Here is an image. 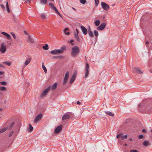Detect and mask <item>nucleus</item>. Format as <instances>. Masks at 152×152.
Returning a JSON list of instances; mask_svg holds the SVG:
<instances>
[{
	"label": "nucleus",
	"mask_w": 152,
	"mask_h": 152,
	"mask_svg": "<svg viewBox=\"0 0 152 152\" xmlns=\"http://www.w3.org/2000/svg\"><path fill=\"white\" fill-rule=\"evenodd\" d=\"M69 30V29L68 28H65L64 30V33H66V31H68Z\"/></svg>",
	"instance_id": "46"
},
{
	"label": "nucleus",
	"mask_w": 152,
	"mask_h": 152,
	"mask_svg": "<svg viewBox=\"0 0 152 152\" xmlns=\"http://www.w3.org/2000/svg\"><path fill=\"white\" fill-rule=\"evenodd\" d=\"M7 89L6 87L3 86H1V91H6Z\"/></svg>",
	"instance_id": "37"
},
{
	"label": "nucleus",
	"mask_w": 152,
	"mask_h": 152,
	"mask_svg": "<svg viewBox=\"0 0 152 152\" xmlns=\"http://www.w3.org/2000/svg\"><path fill=\"white\" fill-rule=\"evenodd\" d=\"M8 128L7 127H5L1 129V133H3L6 131L7 130Z\"/></svg>",
	"instance_id": "30"
},
{
	"label": "nucleus",
	"mask_w": 152,
	"mask_h": 152,
	"mask_svg": "<svg viewBox=\"0 0 152 152\" xmlns=\"http://www.w3.org/2000/svg\"><path fill=\"white\" fill-rule=\"evenodd\" d=\"M105 113L106 114L108 115L113 116L114 115V114L112 113V112L110 111H107V112H105Z\"/></svg>",
	"instance_id": "20"
},
{
	"label": "nucleus",
	"mask_w": 152,
	"mask_h": 152,
	"mask_svg": "<svg viewBox=\"0 0 152 152\" xmlns=\"http://www.w3.org/2000/svg\"><path fill=\"white\" fill-rule=\"evenodd\" d=\"M69 77V72L68 71H67L63 79V85H65L67 83L68 79Z\"/></svg>",
	"instance_id": "4"
},
{
	"label": "nucleus",
	"mask_w": 152,
	"mask_h": 152,
	"mask_svg": "<svg viewBox=\"0 0 152 152\" xmlns=\"http://www.w3.org/2000/svg\"><path fill=\"white\" fill-rule=\"evenodd\" d=\"M65 34L67 35H69L70 34V33L69 32H66V33H65Z\"/></svg>",
	"instance_id": "54"
},
{
	"label": "nucleus",
	"mask_w": 152,
	"mask_h": 152,
	"mask_svg": "<svg viewBox=\"0 0 152 152\" xmlns=\"http://www.w3.org/2000/svg\"><path fill=\"white\" fill-rule=\"evenodd\" d=\"M88 33L89 35L91 37H94V35L93 34V32L90 29L88 30Z\"/></svg>",
	"instance_id": "18"
},
{
	"label": "nucleus",
	"mask_w": 152,
	"mask_h": 152,
	"mask_svg": "<svg viewBox=\"0 0 152 152\" xmlns=\"http://www.w3.org/2000/svg\"><path fill=\"white\" fill-rule=\"evenodd\" d=\"M70 117V116L69 115L67 114H65L62 117V120L64 121L67 120Z\"/></svg>",
	"instance_id": "14"
},
{
	"label": "nucleus",
	"mask_w": 152,
	"mask_h": 152,
	"mask_svg": "<svg viewBox=\"0 0 152 152\" xmlns=\"http://www.w3.org/2000/svg\"><path fill=\"white\" fill-rule=\"evenodd\" d=\"M13 133H14L13 131H11L9 134V137H11L12 135L13 134Z\"/></svg>",
	"instance_id": "44"
},
{
	"label": "nucleus",
	"mask_w": 152,
	"mask_h": 152,
	"mask_svg": "<svg viewBox=\"0 0 152 152\" xmlns=\"http://www.w3.org/2000/svg\"><path fill=\"white\" fill-rule=\"evenodd\" d=\"M14 122H12L9 126V128L10 129H12L14 126Z\"/></svg>",
	"instance_id": "33"
},
{
	"label": "nucleus",
	"mask_w": 152,
	"mask_h": 152,
	"mask_svg": "<svg viewBox=\"0 0 152 152\" xmlns=\"http://www.w3.org/2000/svg\"><path fill=\"white\" fill-rule=\"evenodd\" d=\"M75 38L77 41L79 42L80 41V39L78 36L74 37Z\"/></svg>",
	"instance_id": "31"
},
{
	"label": "nucleus",
	"mask_w": 152,
	"mask_h": 152,
	"mask_svg": "<svg viewBox=\"0 0 152 152\" xmlns=\"http://www.w3.org/2000/svg\"><path fill=\"white\" fill-rule=\"evenodd\" d=\"M96 5H97L99 3V0H94Z\"/></svg>",
	"instance_id": "45"
},
{
	"label": "nucleus",
	"mask_w": 152,
	"mask_h": 152,
	"mask_svg": "<svg viewBox=\"0 0 152 152\" xmlns=\"http://www.w3.org/2000/svg\"><path fill=\"white\" fill-rule=\"evenodd\" d=\"M5 113H3L2 114V115H5Z\"/></svg>",
	"instance_id": "60"
},
{
	"label": "nucleus",
	"mask_w": 152,
	"mask_h": 152,
	"mask_svg": "<svg viewBox=\"0 0 152 152\" xmlns=\"http://www.w3.org/2000/svg\"><path fill=\"white\" fill-rule=\"evenodd\" d=\"M151 132H152V129H151Z\"/></svg>",
	"instance_id": "64"
},
{
	"label": "nucleus",
	"mask_w": 152,
	"mask_h": 152,
	"mask_svg": "<svg viewBox=\"0 0 152 152\" xmlns=\"http://www.w3.org/2000/svg\"><path fill=\"white\" fill-rule=\"evenodd\" d=\"M50 53L53 55H57L61 54L63 53V52L60 49H55L51 51Z\"/></svg>",
	"instance_id": "2"
},
{
	"label": "nucleus",
	"mask_w": 152,
	"mask_h": 152,
	"mask_svg": "<svg viewBox=\"0 0 152 152\" xmlns=\"http://www.w3.org/2000/svg\"><path fill=\"white\" fill-rule=\"evenodd\" d=\"M89 65L88 63L86 64L85 70L86 71L85 73L84 77L86 78L88 77L89 73Z\"/></svg>",
	"instance_id": "3"
},
{
	"label": "nucleus",
	"mask_w": 152,
	"mask_h": 152,
	"mask_svg": "<svg viewBox=\"0 0 152 152\" xmlns=\"http://www.w3.org/2000/svg\"><path fill=\"white\" fill-rule=\"evenodd\" d=\"M60 49L61 50H62V51L63 52V51L66 50V48L65 45H63L62 47H61Z\"/></svg>",
	"instance_id": "35"
},
{
	"label": "nucleus",
	"mask_w": 152,
	"mask_h": 152,
	"mask_svg": "<svg viewBox=\"0 0 152 152\" xmlns=\"http://www.w3.org/2000/svg\"><path fill=\"white\" fill-rule=\"evenodd\" d=\"M2 63L8 66H10L11 64V63L10 62L8 61H6L4 62H3Z\"/></svg>",
	"instance_id": "28"
},
{
	"label": "nucleus",
	"mask_w": 152,
	"mask_h": 152,
	"mask_svg": "<svg viewBox=\"0 0 152 152\" xmlns=\"http://www.w3.org/2000/svg\"><path fill=\"white\" fill-rule=\"evenodd\" d=\"M80 3L83 4H85L86 2V0H80Z\"/></svg>",
	"instance_id": "40"
},
{
	"label": "nucleus",
	"mask_w": 152,
	"mask_h": 152,
	"mask_svg": "<svg viewBox=\"0 0 152 152\" xmlns=\"http://www.w3.org/2000/svg\"><path fill=\"white\" fill-rule=\"evenodd\" d=\"M125 145L126 146H127V144H125Z\"/></svg>",
	"instance_id": "59"
},
{
	"label": "nucleus",
	"mask_w": 152,
	"mask_h": 152,
	"mask_svg": "<svg viewBox=\"0 0 152 152\" xmlns=\"http://www.w3.org/2000/svg\"><path fill=\"white\" fill-rule=\"evenodd\" d=\"M132 140V138H130V139H129V140H130V141H131Z\"/></svg>",
	"instance_id": "58"
},
{
	"label": "nucleus",
	"mask_w": 152,
	"mask_h": 152,
	"mask_svg": "<svg viewBox=\"0 0 152 152\" xmlns=\"http://www.w3.org/2000/svg\"><path fill=\"white\" fill-rule=\"evenodd\" d=\"M0 110H1V111L2 110V109L1 108Z\"/></svg>",
	"instance_id": "63"
},
{
	"label": "nucleus",
	"mask_w": 152,
	"mask_h": 152,
	"mask_svg": "<svg viewBox=\"0 0 152 152\" xmlns=\"http://www.w3.org/2000/svg\"><path fill=\"white\" fill-rule=\"evenodd\" d=\"M7 46L4 43H2L1 46V52L2 53H4L7 49Z\"/></svg>",
	"instance_id": "5"
},
{
	"label": "nucleus",
	"mask_w": 152,
	"mask_h": 152,
	"mask_svg": "<svg viewBox=\"0 0 152 152\" xmlns=\"http://www.w3.org/2000/svg\"><path fill=\"white\" fill-rule=\"evenodd\" d=\"M34 40L33 38H32L30 35H28V42H29L31 43L34 42Z\"/></svg>",
	"instance_id": "17"
},
{
	"label": "nucleus",
	"mask_w": 152,
	"mask_h": 152,
	"mask_svg": "<svg viewBox=\"0 0 152 152\" xmlns=\"http://www.w3.org/2000/svg\"><path fill=\"white\" fill-rule=\"evenodd\" d=\"M128 135H126L124 136L122 135V134L121 133H120L118 134L116 136L117 138L121 137L122 140H124V139H126L127 138Z\"/></svg>",
	"instance_id": "11"
},
{
	"label": "nucleus",
	"mask_w": 152,
	"mask_h": 152,
	"mask_svg": "<svg viewBox=\"0 0 152 152\" xmlns=\"http://www.w3.org/2000/svg\"><path fill=\"white\" fill-rule=\"evenodd\" d=\"M42 113H40L35 118V120L34 121V123H36L37 122L40 121L42 119Z\"/></svg>",
	"instance_id": "7"
},
{
	"label": "nucleus",
	"mask_w": 152,
	"mask_h": 152,
	"mask_svg": "<svg viewBox=\"0 0 152 152\" xmlns=\"http://www.w3.org/2000/svg\"><path fill=\"white\" fill-rule=\"evenodd\" d=\"M1 67H2L3 68H4L5 67L4 65H3L2 64H1Z\"/></svg>",
	"instance_id": "52"
},
{
	"label": "nucleus",
	"mask_w": 152,
	"mask_h": 152,
	"mask_svg": "<svg viewBox=\"0 0 152 152\" xmlns=\"http://www.w3.org/2000/svg\"><path fill=\"white\" fill-rule=\"evenodd\" d=\"M40 2L42 4H45L47 3V0H40Z\"/></svg>",
	"instance_id": "29"
},
{
	"label": "nucleus",
	"mask_w": 152,
	"mask_h": 152,
	"mask_svg": "<svg viewBox=\"0 0 152 152\" xmlns=\"http://www.w3.org/2000/svg\"><path fill=\"white\" fill-rule=\"evenodd\" d=\"M16 40L17 41L19 42V41H20V39H19V38H18H18H17V39H16Z\"/></svg>",
	"instance_id": "55"
},
{
	"label": "nucleus",
	"mask_w": 152,
	"mask_h": 152,
	"mask_svg": "<svg viewBox=\"0 0 152 152\" xmlns=\"http://www.w3.org/2000/svg\"><path fill=\"white\" fill-rule=\"evenodd\" d=\"M79 52V49L77 46H75L72 49L71 56L73 57L77 55Z\"/></svg>",
	"instance_id": "1"
},
{
	"label": "nucleus",
	"mask_w": 152,
	"mask_h": 152,
	"mask_svg": "<svg viewBox=\"0 0 152 152\" xmlns=\"http://www.w3.org/2000/svg\"><path fill=\"white\" fill-rule=\"evenodd\" d=\"M49 5L51 7L52 9L54 10L55 9H56V8L54 7V5L51 3H49Z\"/></svg>",
	"instance_id": "27"
},
{
	"label": "nucleus",
	"mask_w": 152,
	"mask_h": 152,
	"mask_svg": "<svg viewBox=\"0 0 152 152\" xmlns=\"http://www.w3.org/2000/svg\"><path fill=\"white\" fill-rule=\"evenodd\" d=\"M143 135H140L139 136H138V138L139 139H142L143 138Z\"/></svg>",
	"instance_id": "43"
},
{
	"label": "nucleus",
	"mask_w": 152,
	"mask_h": 152,
	"mask_svg": "<svg viewBox=\"0 0 152 152\" xmlns=\"http://www.w3.org/2000/svg\"><path fill=\"white\" fill-rule=\"evenodd\" d=\"M72 9L74 10H75V9L73 7H72Z\"/></svg>",
	"instance_id": "61"
},
{
	"label": "nucleus",
	"mask_w": 152,
	"mask_h": 152,
	"mask_svg": "<svg viewBox=\"0 0 152 152\" xmlns=\"http://www.w3.org/2000/svg\"><path fill=\"white\" fill-rule=\"evenodd\" d=\"M3 76H1V77H0L1 79L2 78H3Z\"/></svg>",
	"instance_id": "62"
},
{
	"label": "nucleus",
	"mask_w": 152,
	"mask_h": 152,
	"mask_svg": "<svg viewBox=\"0 0 152 152\" xmlns=\"http://www.w3.org/2000/svg\"><path fill=\"white\" fill-rule=\"evenodd\" d=\"M80 28L83 33L84 35H86L87 34L88 31V30L84 26H81Z\"/></svg>",
	"instance_id": "12"
},
{
	"label": "nucleus",
	"mask_w": 152,
	"mask_h": 152,
	"mask_svg": "<svg viewBox=\"0 0 152 152\" xmlns=\"http://www.w3.org/2000/svg\"><path fill=\"white\" fill-rule=\"evenodd\" d=\"M41 16L42 18V19H45L46 18L45 15L43 13L42 14H41Z\"/></svg>",
	"instance_id": "38"
},
{
	"label": "nucleus",
	"mask_w": 152,
	"mask_h": 152,
	"mask_svg": "<svg viewBox=\"0 0 152 152\" xmlns=\"http://www.w3.org/2000/svg\"><path fill=\"white\" fill-rule=\"evenodd\" d=\"M135 69L137 73L140 74H142V73L143 72L142 71H141L139 69L136 68Z\"/></svg>",
	"instance_id": "22"
},
{
	"label": "nucleus",
	"mask_w": 152,
	"mask_h": 152,
	"mask_svg": "<svg viewBox=\"0 0 152 152\" xmlns=\"http://www.w3.org/2000/svg\"><path fill=\"white\" fill-rule=\"evenodd\" d=\"M106 26V24L105 23H103L101 25L96 28L99 31H102Z\"/></svg>",
	"instance_id": "9"
},
{
	"label": "nucleus",
	"mask_w": 152,
	"mask_h": 152,
	"mask_svg": "<svg viewBox=\"0 0 152 152\" xmlns=\"http://www.w3.org/2000/svg\"><path fill=\"white\" fill-rule=\"evenodd\" d=\"M146 43L147 44H149V42L148 41H147L146 42Z\"/></svg>",
	"instance_id": "56"
},
{
	"label": "nucleus",
	"mask_w": 152,
	"mask_h": 152,
	"mask_svg": "<svg viewBox=\"0 0 152 152\" xmlns=\"http://www.w3.org/2000/svg\"><path fill=\"white\" fill-rule=\"evenodd\" d=\"M10 34L14 39H16V37L15 35V34L13 32H11L10 33Z\"/></svg>",
	"instance_id": "41"
},
{
	"label": "nucleus",
	"mask_w": 152,
	"mask_h": 152,
	"mask_svg": "<svg viewBox=\"0 0 152 152\" xmlns=\"http://www.w3.org/2000/svg\"><path fill=\"white\" fill-rule=\"evenodd\" d=\"M76 32H74V37L78 36V34H79V31H78V30H77V29H76Z\"/></svg>",
	"instance_id": "24"
},
{
	"label": "nucleus",
	"mask_w": 152,
	"mask_h": 152,
	"mask_svg": "<svg viewBox=\"0 0 152 152\" xmlns=\"http://www.w3.org/2000/svg\"><path fill=\"white\" fill-rule=\"evenodd\" d=\"M94 34L96 37H97L99 35V33L98 31L96 30H95L94 31Z\"/></svg>",
	"instance_id": "34"
},
{
	"label": "nucleus",
	"mask_w": 152,
	"mask_h": 152,
	"mask_svg": "<svg viewBox=\"0 0 152 152\" xmlns=\"http://www.w3.org/2000/svg\"><path fill=\"white\" fill-rule=\"evenodd\" d=\"M130 152H138L136 150H132L130 151Z\"/></svg>",
	"instance_id": "47"
},
{
	"label": "nucleus",
	"mask_w": 152,
	"mask_h": 152,
	"mask_svg": "<svg viewBox=\"0 0 152 152\" xmlns=\"http://www.w3.org/2000/svg\"><path fill=\"white\" fill-rule=\"evenodd\" d=\"M94 23L96 26H98L100 24V21L99 20H97L94 22Z\"/></svg>",
	"instance_id": "21"
},
{
	"label": "nucleus",
	"mask_w": 152,
	"mask_h": 152,
	"mask_svg": "<svg viewBox=\"0 0 152 152\" xmlns=\"http://www.w3.org/2000/svg\"><path fill=\"white\" fill-rule=\"evenodd\" d=\"M148 144V142L146 140L144 141L143 142V145L145 146H147Z\"/></svg>",
	"instance_id": "26"
},
{
	"label": "nucleus",
	"mask_w": 152,
	"mask_h": 152,
	"mask_svg": "<svg viewBox=\"0 0 152 152\" xmlns=\"http://www.w3.org/2000/svg\"><path fill=\"white\" fill-rule=\"evenodd\" d=\"M74 41V40H73V39H71L70 40V41H69V43H72V42H73Z\"/></svg>",
	"instance_id": "50"
},
{
	"label": "nucleus",
	"mask_w": 152,
	"mask_h": 152,
	"mask_svg": "<svg viewBox=\"0 0 152 152\" xmlns=\"http://www.w3.org/2000/svg\"><path fill=\"white\" fill-rule=\"evenodd\" d=\"M1 7L3 9H5V7H4V5H1Z\"/></svg>",
	"instance_id": "48"
},
{
	"label": "nucleus",
	"mask_w": 152,
	"mask_h": 152,
	"mask_svg": "<svg viewBox=\"0 0 152 152\" xmlns=\"http://www.w3.org/2000/svg\"><path fill=\"white\" fill-rule=\"evenodd\" d=\"M62 125H61L58 126L55 129L54 132L55 133H58L62 129Z\"/></svg>",
	"instance_id": "10"
},
{
	"label": "nucleus",
	"mask_w": 152,
	"mask_h": 152,
	"mask_svg": "<svg viewBox=\"0 0 152 152\" xmlns=\"http://www.w3.org/2000/svg\"><path fill=\"white\" fill-rule=\"evenodd\" d=\"M48 44H46L45 45V46H43L42 47V48L43 49L45 50H48Z\"/></svg>",
	"instance_id": "32"
},
{
	"label": "nucleus",
	"mask_w": 152,
	"mask_h": 152,
	"mask_svg": "<svg viewBox=\"0 0 152 152\" xmlns=\"http://www.w3.org/2000/svg\"><path fill=\"white\" fill-rule=\"evenodd\" d=\"M146 131L145 129H143L142 130V132H146Z\"/></svg>",
	"instance_id": "53"
},
{
	"label": "nucleus",
	"mask_w": 152,
	"mask_h": 152,
	"mask_svg": "<svg viewBox=\"0 0 152 152\" xmlns=\"http://www.w3.org/2000/svg\"><path fill=\"white\" fill-rule=\"evenodd\" d=\"M76 76V75L75 73H74L73 75L71 78L70 79V81L69 82L70 84H71L74 81V80H75V79Z\"/></svg>",
	"instance_id": "15"
},
{
	"label": "nucleus",
	"mask_w": 152,
	"mask_h": 152,
	"mask_svg": "<svg viewBox=\"0 0 152 152\" xmlns=\"http://www.w3.org/2000/svg\"><path fill=\"white\" fill-rule=\"evenodd\" d=\"M33 127H32V125L30 124H29V129H28V131L29 132H31L33 131Z\"/></svg>",
	"instance_id": "23"
},
{
	"label": "nucleus",
	"mask_w": 152,
	"mask_h": 152,
	"mask_svg": "<svg viewBox=\"0 0 152 152\" xmlns=\"http://www.w3.org/2000/svg\"><path fill=\"white\" fill-rule=\"evenodd\" d=\"M77 103L78 104H80V103L79 101H77Z\"/></svg>",
	"instance_id": "51"
},
{
	"label": "nucleus",
	"mask_w": 152,
	"mask_h": 152,
	"mask_svg": "<svg viewBox=\"0 0 152 152\" xmlns=\"http://www.w3.org/2000/svg\"><path fill=\"white\" fill-rule=\"evenodd\" d=\"M54 10L55 11V12L61 17H62L61 15L59 13V12H58L56 8V9H55Z\"/></svg>",
	"instance_id": "42"
},
{
	"label": "nucleus",
	"mask_w": 152,
	"mask_h": 152,
	"mask_svg": "<svg viewBox=\"0 0 152 152\" xmlns=\"http://www.w3.org/2000/svg\"><path fill=\"white\" fill-rule=\"evenodd\" d=\"M4 74V72H1V75H3Z\"/></svg>",
	"instance_id": "49"
},
{
	"label": "nucleus",
	"mask_w": 152,
	"mask_h": 152,
	"mask_svg": "<svg viewBox=\"0 0 152 152\" xmlns=\"http://www.w3.org/2000/svg\"><path fill=\"white\" fill-rule=\"evenodd\" d=\"M141 104H139V107H140V106H141Z\"/></svg>",
	"instance_id": "57"
},
{
	"label": "nucleus",
	"mask_w": 152,
	"mask_h": 152,
	"mask_svg": "<svg viewBox=\"0 0 152 152\" xmlns=\"http://www.w3.org/2000/svg\"><path fill=\"white\" fill-rule=\"evenodd\" d=\"M1 34L5 36V37H7V39H8L10 40L11 39V36L8 33H7L5 32H1Z\"/></svg>",
	"instance_id": "13"
},
{
	"label": "nucleus",
	"mask_w": 152,
	"mask_h": 152,
	"mask_svg": "<svg viewBox=\"0 0 152 152\" xmlns=\"http://www.w3.org/2000/svg\"><path fill=\"white\" fill-rule=\"evenodd\" d=\"M101 5L102 8L105 10H107L109 8V5L105 2H102Z\"/></svg>",
	"instance_id": "6"
},
{
	"label": "nucleus",
	"mask_w": 152,
	"mask_h": 152,
	"mask_svg": "<svg viewBox=\"0 0 152 152\" xmlns=\"http://www.w3.org/2000/svg\"><path fill=\"white\" fill-rule=\"evenodd\" d=\"M31 61V58L28 59L25 61V65L26 66L27 65L30 63Z\"/></svg>",
	"instance_id": "19"
},
{
	"label": "nucleus",
	"mask_w": 152,
	"mask_h": 152,
	"mask_svg": "<svg viewBox=\"0 0 152 152\" xmlns=\"http://www.w3.org/2000/svg\"><path fill=\"white\" fill-rule=\"evenodd\" d=\"M58 85V83H55L52 86H51V89L52 90H55L57 88Z\"/></svg>",
	"instance_id": "16"
},
{
	"label": "nucleus",
	"mask_w": 152,
	"mask_h": 152,
	"mask_svg": "<svg viewBox=\"0 0 152 152\" xmlns=\"http://www.w3.org/2000/svg\"><path fill=\"white\" fill-rule=\"evenodd\" d=\"M6 5L7 8V11L8 12H10V9L9 8V4H8V3L7 2L6 3Z\"/></svg>",
	"instance_id": "36"
},
{
	"label": "nucleus",
	"mask_w": 152,
	"mask_h": 152,
	"mask_svg": "<svg viewBox=\"0 0 152 152\" xmlns=\"http://www.w3.org/2000/svg\"><path fill=\"white\" fill-rule=\"evenodd\" d=\"M44 63H43L42 65V68L44 70L45 72L46 73L47 72V69L45 66L44 65Z\"/></svg>",
	"instance_id": "25"
},
{
	"label": "nucleus",
	"mask_w": 152,
	"mask_h": 152,
	"mask_svg": "<svg viewBox=\"0 0 152 152\" xmlns=\"http://www.w3.org/2000/svg\"><path fill=\"white\" fill-rule=\"evenodd\" d=\"M51 86H48L47 89H45L42 92L41 96H45L50 89Z\"/></svg>",
	"instance_id": "8"
},
{
	"label": "nucleus",
	"mask_w": 152,
	"mask_h": 152,
	"mask_svg": "<svg viewBox=\"0 0 152 152\" xmlns=\"http://www.w3.org/2000/svg\"><path fill=\"white\" fill-rule=\"evenodd\" d=\"M7 85V83L5 81L1 82V85L3 86H6Z\"/></svg>",
	"instance_id": "39"
}]
</instances>
